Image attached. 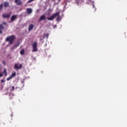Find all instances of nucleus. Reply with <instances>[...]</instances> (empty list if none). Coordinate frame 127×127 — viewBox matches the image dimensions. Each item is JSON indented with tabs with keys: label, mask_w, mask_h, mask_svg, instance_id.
<instances>
[{
	"label": "nucleus",
	"mask_w": 127,
	"mask_h": 127,
	"mask_svg": "<svg viewBox=\"0 0 127 127\" xmlns=\"http://www.w3.org/2000/svg\"><path fill=\"white\" fill-rule=\"evenodd\" d=\"M57 16H58L57 20H59V19H60V13L59 12L53 14L51 17H48L47 19L49 21L54 20V19L56 18Z\"/></svg>",
	"instance_id": "obj_1"
},
{
	"label": "nucleus",
	"mask_w": 127,
	"mask_h": 127,
	"mask_svg": "<svg viewBox=\"0 0 127 127\" xmlns=\"http://www.w3.org/2000/svg\"><path fill=\"white\" fill-rule=\"evenodd\" d=\"M14 38H15V37H14V35L10 36L6 38L5 41H8L9 44H12L13 43V40H14Z\"/></svg>",
	"instance_id": "obj_2"
},
{
	"label": "nucleus",
	"mask_w": 127,
	"mask_h": 127,
	"mask_svg": "<svg viewBox=\"0 0 127 127\" xmlns=\"http://www.w3.org/2000/svg\"><path fill=\"white\" fill-rule=\"evenodd\" d=\"M32 52H37V43H36V42L34 43L32 45Z\"/></svg>",
	"instance_id": "obj_3"
},
{
	"label": "nucleus",
	"mask_w": 127,
	"mask_h": 127,
	"mask_svg": "<svg viewBox=\"0 0 127 127\" xmlns=\"http://www.w3.org/2000/svg\"><path fill=\"white\" fill-rule=\"evenodd\" d=\"M22 68V64H14V68L16 69V70H18L19 69H21Z\"/></svg>",
	"instance_id": "obj_4"
},
{
	"label": "nucleus",
	"mask_w": 127,
	"mask_h": 127,
	"mask_svg": "<svg viewBox=\"0 0 127 127\" xmlns=\"http://www.w3.org/2000/svg\"><path fill=\"white\" fill-rule=\"evenodd\" d=\"M42 20H46V16L45 15H42L40 17L39 21L40 22Z\"/></svg>",
	"instance_id": "obj_5"
},
{
	"label": "nucleus",
	"mask_w": 127,
	"mask_h": 127,
	"mask_svg": "<svg viewBox=\"0 0 127 127\" xmlns=\"http://www.w3.org/2000/svg\"><path fill=\"white\" fill-rule=\"evenodd\" d=\"M27 13L28 14H31L32 13V9L30 8H27Z\"/></svg>",
	"instance_id": "obj_6"
},
{
	"label": "nucleus",
	"mask_w": 127,
	"mask_h": 127,
	"mask_svg": "<svg viewBox=\"0 0 127 127\" xmlns=\"http://www.w3.org/2000/svg\"><path fill=\"white\" fill-rule=\"evenodd\" d=\"M15 2L17 5H20L21 4V1L20 0H15Z\"/></svg>",
	"instance_id": "obj_7"
},
{
	"label": "nucleus",
	"mask_w": 127,
	"mask_h": 127,
	"mask_svg": "<svg viewBox=\"0 0 127 127\" xmlns=\"http://www.w3.org/2000/svg\"><path fill=\"white\" fill-rule=\"evenodd\" d=\"M34 27V25L33 24H30L29 25V31H31L32 29H33V28Z\"/></svg>",
	"instance_id": "obj_8"
},
{
	"label": "nucleus",
	"mask_w": 127,
	"mask_h": 127,
	"mask_svg": "<svg viewBox=\"0 0 127 127\" xmlns=\"http://www.w3.org/2000/svg\"><path fill=\"white\" fill-rule=\"evenodd\" d=\"M3 28H4L3 25L1 24H0V34H1V33H2V29H3Z\"/></svg>",
	"instance_id": "obj_9"
},
{
	"label": "nucleus",
	"mask_w": 127,
	"mask_h": 127,
	"mask_svg": "<svg viewBox=\"0 0 127 127\" xmlns=\"http://www.w3.org/2000/svg\"><path fill=\"white\" fill-rule=\"evenodd\" d=\"M9 16H10V14H6L4 13L2 14V17H4V18H7Z\"/></svg>",
	"instance_id": "obj_10"
},
{
	"label": "nucleus",
	"mask_w": 127,
	"mask_h": 127,
	"mask_svg": "<svg viewBox=\"0 0 127 127\" xmlns=\"http://www.w3.org/2000/svg\"><path fill=\"white\" fill-rule=\"evenodd\" d=\"M17 17V16L15 15H13L11 18V21H14V20H15V19H16Z\"/></svg>",
	"instance_id": "obj_11"
},
{
	"label": "nucleus",
	"mask_w": 127,
	"mask_h": 127,
	"mask_svg": "<svg viewBox=\"0 0 127 127\" xmlns=\"http://www.w3.org/2000/svg\"><path fill=\"white\" fill-rule=\"evenodd\" d=\"M8 5H9V3L8 2H5L4 3V6L5 7H7V6H8Z\"/></svg>",
	"instance_id": "obj_12"
},
{
	"label": "nucleus",
	"mask_w": 127,
	"mask_h": 127,
	"mask_svg": "<svg viewBox=\"0 0 127 127\" xmlns=\"http://www.w3.org/2000/svg\"><path fill=\"white\" fill-rule=\"evenodd\" d=\"M3 73L5 76H6L7 75V73L6 72V69L4 68L3 69Z\"/></svg>",
	"instance_id": "obj_13"
},
{
	"label": "nucleus",
	"mask_w": 127,
	"mask_h": 127,
	"mask_svg": "<svg viewBox=\"0 0 127 127\" xmlns=\"http://www.w3.org/2000/svg\"><path fill=\"white\" fill-rule=\"evenodd\" d=\"M20 53L21 55H23V54H24V49L21 50Z\"/></svg>",
	"instance_id": "obj_14"
},
{
	"label": "nucleus",
	"mask_w": 127,
	"mask_h": 127,
	"mask_svg": "<svg viewBox=\"0 0 127 127\" xmlns=\"http://www.w3.org/2000/svg\"><path fill=\"white\" fill-rule=\"evenodd\" d=\"M16 75V73L15 72H14L11 74L10 76L12 78V77H15Z\"/></svg>",
	"instance_id": "obj_15"
},
{
	"label": "nucleus",
	"mask_w": 127,
	"mask_h": 127,
	"mask_svg": "<svg viewBox=\"0 0 127 127\" xmlns=\"http://www.w3.org/2000/svg\"><path fill=\"white\" fill-rule=\"evenodd\" d=\"M12 79V77L11 76H9V77L6 78L7 81H9V80H11Z\"/></svg>",
	"instance_id": "obj_16"
},
{
	"label": "nucleus",
	"mask_w": 127,
	"mask_h": 127,
	"mask_svg": "<svg viewBox=\"0 0 127 127\" xmlns=\"http://www.w3.org/2000/svg\"><path fill=\"white\" fill-rule=\"evenodd\" d=\"M20 44V42H18L17 44L15 45L16 47H18V46H19V45Z\"/></svg>",
	"instance_id": "obj_17"
},
{
	"label": "nucleus",
	"mask_w": 127,
	"mask_h": 127,
	"mask_svg": "<svg viewBox=\"0 0 127 127\" xmlns=\"http://www.w3.org/2000/svg\"><path fill=\"white\" fill-rule=\"evenodd\" d=\"M10 91H11V92H12V91H14V86H12L11 87Z\"/></svg>",
	"instance_id": "obj_18"
},
{
	"label": "nucleus",
	"mask_w": 127,
	"mask_h": 127,
	"mask_svg": "<svg viewBox=\"0 0 127 127\" xmlns=\"http://www.w3.org/2000/svg\"><path fill=\"white\" fill-rule=\"evenodd\" d=\"M46 36L47 38H48V36H49V35L48 34H46L45 35H44V38Z\"/></svg>",
	"instance_id": "obj_19"
},
{
	"label": "nucleus",
	"mask_w": 127,
	"mask_h": 127,
	"mask_svg": "<svg viewBox=\"0 0 127 127\" xmlns=\"http://www.w3.org/2000/svg\"><path fill=\"white\" fill-rule=\"evenodd\" d=\"M35 0H29L27 2V3H29L30 2H32V1H34Z\"/></svg>",
	"instance_id": "obj_20"
},
{
	"label": "nucleus",
	"mask_w": 127,
	"mask_h": 127,
	"mask_svg": "<svg viewBox=\"0 0 127 127\" xmlns=\"http://www.w3.org/2000/svg\"><path fill=\"white\" fill-rule=\"evenodd\" d=\"M15 48H16V46H14L13 47H12L11 49V50H13V49H15Z\"/></svg>",
	"instance_id": "obj_21"
},
{
	"label": "nucleus",
	"mask_w": 127,
	"mask_h": 127,
	"mask_svg": "<svg viewBox=\"0 0 127 127\" xmlns=\"http://www.w3.org/2000/svg\"><path fill=\"white\" fill-rule=\"evenodd\" d=\"M5 82V80L2 79L1 80V83H4Z\"/></svg>",
	"instance_id": "obj_22"
},
{
	"label": "nucleus",
	"mask_w": 127,
	"mask_h": 127,
	"mask_svg": "<svg viewBox=\"0 0 127 127\" xmlns=\"http://www.w3.org/2000/svg\"><path fill=\"white\" fill-rule=\"evenodd\" d=\"M3 6V4H0V9H1L2 8V6Z\"/></svg>",
	"instance_id": "obj_23"
},
{
	"label": "nucleus",
	"mask_w": 127,
	"mask_h": 127,
	"mask_svg": "<svg viewBox=\"0 0 127 127\" xmlns=\"http://www.w3.org/2000/svg\"><path fill=\"white\" fill-rule=\"evenodd\" d=\"M2 23H3L4 25H6V22H2Z\"/></svg>",
	"instance_id": "obj_24"
},
{
	"label": "nucleus",
	"mask_w": 127,
	"mask_h": 127,
	"mask_svg": "<svg viewBox=\"0 0 127 127\" xmlns=\"http://www.w3.org/2000/svg\"><path fill=\"white\" fill-rule=\"evenodd\" d=\"M0 77H2V73H0Z\"/></svg>",
	"instance_id": "obj_25"
},
{
	"label": "nucleus",
	"mask_w": 127,
	"mask_h": 127,
	"mask_svg": "<svg viewBox=\"0 0 127 127\" xmlns=\"http://www.w3.org/2000/svg\"><path fill=\"white\" fill-rule=\"evenodd\" d=\"M93 7H95V5L93 4Z\"/></svg>",
	"instance_id": "obj_26"
},
{
	"label": "nucleus",
	"mask_w": 127,
	"mask_h": 127,
	"mask_svg": "<svg viewBox=\"0 0 127 127\" xmlns=\"http://www.w3.org/2000/svg\"><path fill=\"white\" fill-rule=\"evenodd\" d=\"M60 0H59V1H60Z\"/></svg>",
	"instance_id": "obj_27"
},
{
	"label": "nucleus",
	"mask_w": 127,
	"mask_h": 127,
	"mask_svg": "<svg viewBox=\"0 0 127 127\" xmlns=\"http://www.w3.org/2000/svg\"><path fill=\"white\" fill-rule=\"evenodd\" d=\"M22 83H23V81H22Z\"/></svg>",
	"instance_id": "obj_28"
}]
</instances>
